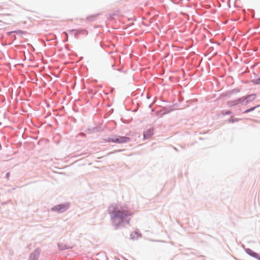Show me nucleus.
<instances>
[{
  "mask_svg": "<svg viewBox=\"0 0 260 260\" xmlns=\"http://www.w3.org/2000/svg\"><path fill=\"white\" fill-rule=\"evenodd\" d=\"M111 218L114 224L117 226L122 221L124 218L131 216L133 212L123 208L111 206L109 208Z\"/></svg>",
  "mask_w": 260,
  "mask_h": 260,
  "instance_id": "f257e3e1",
  "label": "nucleus"
},
{
  "mask_svg": "<svg viewBox=\"0 0 260 260\" xmlns=\"http://www.w3.org/2000/svg\"><path fill=\"white\" fill-rule=\"evenodd\" d=\"M130 139L126 137H114L108 140V142H112L117 143H124L129 141Z\"/></svg>",
  "mask_w": 260,
  "mask_h": 260,
  "instance_id": "f03ea898",
  "label": "nucleus"
},
{
  "mask_svg": "<svg viewBox=\"0 0 260 260\" xmlns=\"http://www.w3.org/2000/svg\"><path fill=\"white\" fill-rule=\"evenodd\" d=\"M246 252L248 254L250 255V256L260 260L259 255L257 253L254 252L251 249L248 248L246 250Z\"/></svg>",
  "mask_w": 260,
  "mask_h": 260,
  "instance_id": "7ed1b4c3",
  "label": "nucleus"
},
{
  "mask_svg": "<svg viewBox=\"0 0 260 260\" xmlns=\"http://www.w3.org/2000/svg\"><path fill=\"white\" fill-rule=\"evenodd\" d=\"M40 254V251L39 250H35L30 255L29 260H38V258Z\"/></svg>",
  "mask_w": 260,
  "mask_h": 260,
  "instance_id": "20e7f679",
  "label": "nucleus"
},
{
  "mask_svg": "<svg viewBox=\"0 0 260 260\" xmlns=\"http://www.w3.org/2000/svg\"><path fill=\"white\" fill-rule=\"evenodd\" d=\"M68 207V206L66 205H58L56 207H55V209L57 211H59L62 212V211L66 210L67 209Z\"/></svg>",
  "mask_w": 260,
  "mask_h": 260,
  "instance_id": "39448f33",
  "label": "nucleus"
},
{
  "mask_svg": "<svg viewBox=\"0 0 260 260\" xmlns=\"http://www.w3.org/2000/svg\"><path fill=\"white\" fill-rule=\"evenodd\" d=\"M256 107H252V108H251L249 109H247L245 111V113H248V112H249L252 110H253Z\"/></svg>",
  "mask_w": 260,
  "mask_h": 260,
  "instance_id": "423d86ee",
  "label": "nucleus"
},
{
  "mask_svg": "<svg viewBox=\"0 0 260 260\" xmlns=\"http://www.w3.org/2000/svg\"><path fill=\"white\" fill-rule=\"evenodd\" d=\"M252 98V99H254L255 97V95L254 94H251V95H248L247 98Z\"/></svg>",
  "mask_w": 260,
  "mask_h": 260,
  "instance_id": "0eeeda50",
  "label": "nucleus"
},
{
  "mask_svg": "<svg viewBox=\"0 0 260 260\" xmlns=\"http://www.w3.org/2000/svg\"><path fill=\"white\" fill-rule=\"evenodd\" d=\"M254 83H256V84H259V83H260V78H258V79H256V81H254Z\"/></svg>",
  "mask_w": 260,
  "mask_h": 260,
  "instance_id": "6e6552de",
  "label": "nucleus"
},
{
  "mask_svg": "<svg viewBox=\"0 0 260 260\" xmlns=\"http://www.w3.org/2000/svg\"><path fill=\"white\" fill-rule=\"evenodd\" d=\"M64 34H66V35L67 36V37H68V35L67 34V32H64Z\"/></svg>",
  "mask_w": 260,
  "mask_h": 260,
  "instance_id": "1a4fd4ad",
  "label": "nucleus"
}]
</instances>
